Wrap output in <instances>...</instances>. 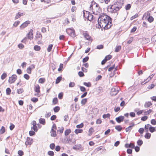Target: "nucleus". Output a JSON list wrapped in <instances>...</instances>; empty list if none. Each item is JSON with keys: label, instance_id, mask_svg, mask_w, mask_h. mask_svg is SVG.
I'll return each mask as SVG.
<instances>
[{"label": "nucleus", "instance_id": "nucleus-3", "mask_svg": "<svg viewBox=\"0 0 156 156\" xmlns=\"http://www.w3.org/2000/svg\"><path fill=\"white\" fill-rule=\"evenodd\" d=\"M119 3L118 2H117L113 5L108 6L107 8L108 11L111 13L116 12L121 8V7L118 5Z\"/></svg>", "mask_w": 156, "mask_h": 156}, {"label": "nucleus", "instance_id": "nucleus-46", "mask_svg": "<svg viewBox=\"0 0 156 156\" xmlns=\"http://www.w3.org/2000/svg\"><path fill=\"white\" fill-rule=\"evenodd\" d=\"M148 21L151 23L154 20V18L152 16H149L147 18Z\"/></svg>", "mask_w": 156, "mask_h": 156}, {"label": "nucleus", "instance_id": "nucleus-55", "mask_svg": "<svg viewBox=\"0 0 156 156\" xmlns=\"http://www.w3.org/2000/svg\"><path fill=\"white\" fill-rule=\"evenodd\" d=\"M31 100L34 102H36L38 101V99L35 98H33L31 99Z\"/></svg>", "mask_w": 156, "mask_h": 156}, {"label": "nucleus", "instance_id": "nucleus-40", "mask_svg": "<svg viewBox=\"0 0 156 156\" xmlns=\"http://www.w3.org/2000/svg\"><path fill=\"white\" fill-rule=\"evenodd\" d=\"M121 47L120 46H118L116 47L115 51L116 52H118L121 49Z\"/></svg>", "mask_w": 156, "mask_h": 156}, {"label": "nucleus", "instance_id": "nucleus-1", "mask_svg": "<svg viewBox=\"0 0 156 156\" xmlns=\"http://www.w3.org/2000/svg\"><path fill=\"white\" fill-rule=\"evenodd\" d=\"M112 25V20L110 17L105 14H102L100 16L98 20V24L96 27L98 28H104L105 29H108Z\"/></svg>", "mask_w": 156, "mask_h": 156}, {"label": "nucleus", "instance_id": "nucleus-15", "mask_svg": "<svg viewBox=\"0 0 156 156\" xmlns=\"http://www.w3.org/2000/svg\"><path fill=\"white\" fill-rule=\"evenodd\" d=\"M30 23L29 21H27L23 23L20 27L21 28H24L27 27L28 24Z\"/></svg>", "mask_w": 156, "mask_h": 156}, {"label": "nucleus", "instance_id": "nucleus-34", "mask_svg": "<svg viewBox=\"0 0 156 156\" xmlns=\"http://www.w3.org/2000/svg\"><path fill=\"white\" fill-rule=\"evenodd\" d=\"M5 128L2 126V127L0 129V134H2L5 133Z\"/></svg>", "mask_w": 156, "mask_h": 156}, {"label": "nucleus", "instance_id": "nucleus-59", "mask_svg": "<svg viewBox=\"0 0 156 156\" xmlns=\"http://www.w3.org/2000/svg\"><path fill=\"white\" fill-rule=\"evenodd\" d=\"M58 102V99L57 98H54L53 100V103L54 104H56Z\"/></svg>", "mask_w": 156, "mask_h": 156}, {"label": "nucleus", "instance_id": "nucleus-23", "mask_svg": "<svg viewBox=\"0 0 156 156\" xmlns=\"http://www.w3.org/2000/svg\"><path fill=\"white\" fill-rule=\"evenodd\" d=\"M39 121L40 123L41 124L43 125L45 124V121L44 119L41 118L39 119Z\"/></svg>", "mask_w": 156, "mask_h": 156}, {"label": "nucleus", "instance_id": "nucleus-63", "mask_svg": "<svg viewBox=\"0 0 156 156\" xmlns=\"http://www.w3.org/2000/svg\"><path fill=\"white\" fill-rule=\"evenodd\" d=\"M18 154L19 155L22 156L23 154V152L22 151L19 150L18 151Z\"/></svg>", "mask_w": 156, "mask_h": 156}, {"label": "nucleus", "instance_id": "nucleus-17", "mask_svg": "<svg viewBox=\"0 0 156 156\" xmlns=\"http://www.w3.org/2000/svg\"><path fill=\"white\" fill-rule=\"evenodd\" d=\"M34 91L36 92L40 93V87L39 85L36 84L34 87Z\"/></svg>", "mask_w": 156, "mask_h": 156}, {"label": "nucleus", "instance_id": "nucleus-62", "mask_svg": "<svg viewBox=\"0 0 156 156\" xmlns=\"http://www.w3.org/2000/svg\"><path fill=\"white\" fill-rule=\"evenodd\" d=\"M151 123L153 125H156V121L154 119H152L151 120Z\"/></svg>", "mask_w": 156, "mask_h": 156}, {"label": "nucleus", "instance_id": "nucleus-33", "mask_svg": "<svg viewBox=\"0 0 156 156\" xmlns=\"http://www.w3.org/2000/svg\"><path fill=\"white\" fill-rule=\"evenodd\" d=\"M62 79V77L61 76H59L57 78L56 80L55 83L56 84L60 82Z\"/></svg>", "mask_w": 156, "mask_h": 156}, {"label": "nucleus", "instance_id": "nucleus-4", "mask_svg": "<svg viewBox=\"0 0 156 156\" xmlns=\"http://www.w3.org/2000/svg\"><path fill=\"white\" fill-rule=\"evenodd\" d=\"M33 31L31 29L29 33L27 35V36L22 40V41L24 43L25 42L27 39L30 40H32L33 38Z\"/></svg>", "mask_w": 156, "mask_h": 156}, {"label": "nucleus", "instance_id": "nucleus-2", "mask_svg": "<svg viewBox=\"0 0 156 156\" xmlns=\"http://www.w3.org/2000/svg\"><path fill=\"white\" fill-rule=\"evenodd\" d=\"M90 9L92 10L93 14L96 15H99L101 12L98 5L94 1L91 2V4L90 5Z\"/></svg>", "mask_w": 156, "mask_h": 156}, {"label": "nucleus", "instance_id": "nucleus-11", "mask_svg": "<svg viewBox=\"0 0 156 156\" xmlns=\"http://www.w3.org/2000/svg\"><path fill=\"white\" fill-rule=\"evenodd\" d=\"M73 149L75 150H79L80 151H82L83 150V148L80 144L75 145L73 147Z\"/></svg>", "mask_w": 156, "mask_h": 156}, {"label": "nucleus", "instance_id": "nucleus-14", "mask_svg": "<svg viewBox=\"0 0 156 156\" xmlns=\"http://www.w3.org/2000/svg\"><path fill=\"white\" fill-rule=\"evenodd\" d=\"M124 117L122 116H120L116 118L115 120L118 123H120L121 122L123 121Z\"/></svg>", "mask_w": 156, "mask_h": 156}, {"label": "nucleus", "instance_id": "nucleus-16", "mask_svg": "<svg viewBox=\"0 0 156 156\" xmlns=\"http://www.w3.org/2000/svg\"><path fill=\"white\" fill-rule=\"evenodd\" d=\"M125 147L126 148H134L135 147L134 144L131 143H130L129 144H125Z\"/></svg>", "mask_w": 156, "mask_h": 156}, {"label": "nucleus", "instance_id": "nucleus-5", "mask_svg": "<svg viewBox=\"0 0 156 156\" xmlns=\"http://www.w3.org/2000/svg\"><path fill=\"white\" fill-rule=\"evenodd\" d=\"M66 32L71 37H74L75 36V32L73 28H67L66 29Z\"/></svg>", "mask_w": 156, "mask_h": 156}, {"label": "nucleus", "instance_id": "nucleus-64", "mask_svg": "<svg viewBox=\"0 0 156 156\" xmlns=\"http://www.w3.org/2000/svg\"><path fill=\"white\" fill-rule=\"evenodd\" d=\"M29 133L30 136H32L34 135L35 134V133L34 131L31 130L29 131Z\"/></svg>", "mask_w": 156, "mask_h": 156}, {"label": "nucleus", "instance_id": "nucleus-41", "mask_svg": "<svg viewBox=\"0 0 156 156\" xmlns=\"http://www.w3.org/2000/svg\"><path fill=\"white\" fill-rule=\"evenodd\" d=\"M93 111L94 113V114L96 115L97 114H98L99 111L98 109L97 108H95L93 109Z\"/></svg>", "mask_w": 156, "mask_h": 156}, {"label": "nucleus", "instance_id": "nucleus-48", "mask_svg": "<svg viewBox=\"0 0 156 156\" xmlns=\"http://www.w3.org/2000/svg\"><path fill=\"white\" fill-rule=\"evenodd\" d=\"M110 115L109 113H108L106 114H104V115H103V118L104 119H106L107 118L109 117H110Z\"/></svg>", "mask_w": 156, "mask_h": 156}, {"label": "nucleus", "instance_id": "nucleus-50", "mask_svg": "<svg viewBox=\"0 0 156 156\" xmlns=\"http://www.w3.org/2000/svg\"><path fill=\"white\" fill-rule=\"evenodd\" d=\"M20 21H16L13 24V26L15 27H16L20 23Z\"/></svg>", "mask_w": 156, "mask_h": 156}, {"label": "nucleus", "instance_id": "nucleus-52", "mask_svg": "<svg viewBox=\"0 0 156 156\" xmlns=\"http://www.w3.org/2000/svg\"><path fill=\"white\" fill-rule=\"evenodd\" d=\"M112 57V56L111 55H109L106 56L105 58V59L107 61V60H108L110 59Z\"/></svg>", "mask_w": 156, "mask_h": 156}, {"label": "nucleus", "instance_id": "nucleus-21", "mask_svg": "<svg viewBox=\"0 0 156 156\" xmlns=\"http://www.w3.org/2000/svg\"><path fill=\"white\" fill-rule=\"evenodd\" d=\"M23 13L21 12H18L17 13L15 17V19H17L20 17L21 16H23Z\"/></svg>", "mask_w": 156, "mask_h": 156}, {"label": "nucleus", "instance_id": "nucleus-29", "mask_svg": "<svg viewBox=\"0 0 156 156\" xmlns=\"http://www.w3.org/2000/svg\"><path fill=\"white\" fill-rule=\"evenodd\" d=\"M58 129L57 130L58 132H59L60 133H62L63 132L64 128L62 126L59 127H58Z\"/></svg>", "mask_w": 156, "mask_h": 156}, {"label": "nucleus", "instance_id": "nucleus-12", "mask_svg": "<svg viewBox=\"0 0 156 156\" xmlns=\"http://www.w3.org/2000/svg\"><path fill=\"white\" fill-rule=\"evenodd\" d=\"M33 142V140L32 139L29 137H27V140L25 142V144L26 145H30Z\"/></svg>", "mask_w": 156, "mask_h": 156}, {"label": "nucleus", "instance_id": "nucleus-24", "mask_svg": "<svg viewBox=\"0 0 156 156\" xmlns=\"http://www.w3.org/2000/svg\"><path fill=\"white\" fill-rule=\"evenodd\" d=\"M113 69H114V71H116L117 70L116 68H115L114 65L109 68L108 71L109 72L112 71Z\"/></svg>", "mask_w": 156, "mask_h": 156}, {"label": "nucleus", "instance_id": "nucleus-42", "mask_svg": "<svg viewBox=\"0 0 156 156\" xmlns=\"http://www.w3.org/2000/svg\"><path fill=\"white\" fill-rule=\"evenodd\" d=\"M115 128L116 130L120 131L122 130V127L120 126H115Z\"/></svg>", "mask_w": 156, "mask_h": 156}, {"label": "nucleus", "instance_id": "nucleus-22", "mask_svg": "<svg viewBox=\"0 0 156 156\" xmlns=\"http://www.w3.org/2000/svg\"><path fill=\"white\" fill-rule=\"evenodd\" d=\"M151 125L149 124L146 125H145L144 128L145 129L146 132H148V129H150V128L151 127Z\"/></svg>", "mask_w": 156, "mask_h": 156}, {"label": "nucleus", "instance_id": "nucleus-61", "mask_svg": "<svg viewBox=\"0 0 156 156\" xmlns=\"http://www.w3.org/2000/svg\"><path fill=\"white\" fill-rule=\"evenodd\" d=\"M80 90L81 91L84 92V91H86V89L84 87L80 86Z\"/></svg>", "mask_w": 156, "mask_h": 156}, {"label": "nucleus", "instance_id": "nucleus-36", "mask_svg": "<svg viewBox=\"0 0 156 156\" xmlns=\"http://www.w3.org/2000/svg\"><path fill=\"white\" fill-rule=\"evenodd\" d=\"M87 99L86 98H84L83 99L81 102V104H82L83 105H84L86 103L87 101Z\"/></svg>", "mask_w": 156, "mask_h": 156}, {"label": "nucleus", "instance_id": "nucleus-32", "mask_svg": "<svg viewBox=\"0 0 156 156\" xmlns=\"http://www.w3.org/2000/svg\"><path fill=\"white\" fill-rule=\"evenodd\" d=\"M51 136H52L53 137H55L56 135V131H55V130L52 131V130H51Z\"/></svg>", "mask_w": 156, "mask_h": 156}, {"label": "nucleus", "instance_id": "nucleus-20", "mask_svg": "<svg viewBox=\"0 0 156 156\" xmlns=\"http://www.w3.org/2000/svg\"><path fill=\"white\" fill-rule=\"evenodd\" d=\"M152 105V104L151 102L149 101L145 103L144 105V107L146 108H148L151 106Z\"/></svg>", "mask_w": 156, "mask_h": 156}, {"label": "nucleus", "instance_id": "nucleus-53", "mask_svg": "<svg viewBox=\"0 0 156 156\" xmlns=\"http://www.w3.org/2000/svg\"><path fill=\"white\" fill-rule=\"evenodd\" d=\"M6 74L5 73H4L1 75V78L2 80H3L6 77Z\"/></svg>", "mask_w": 156, "mask_h": 156}, {"label": "nucleus", "instance_id": "nucleus-54", "mask_svg": "<svg viewBox=\"0 0 156 156\" xmlns=\"http://www.w3.org/2000/svg\"><path fill=\"white\" fill-rule=\"evenodd\" d=\"M55 147V144L54 143H52L50 144V147L51 149H54Z\"/></svg>", "mask_w": 156, "mask_h": 156}, {"label": "nucleus", "instance_id": "nucleus-26", "mask_svg": "<svg viewBox=\"0 0 156 156\" xmlns=\"http://www.w3.org/2000/svg\"><path fill=\"white\" fill-rule=\"evenodd\" d=\"M83 84L84 86L88 87H90L91 86V83L89 82L87 83L84 82L83 83Z\"/></svg>", "mask_w": 156, "mask_h": 156}, {"label": "nucleus", "instance_id": "nucleus-56", "mask_svg": "<svg viewBox=\"0 0 156 156\" xmlns=\"http://www.w3.org/2000/svg\"><path fill=\"white\" fill-rule=\"evenodd\" d=\"M48 155L50 156H53L54 154L53 152L52 151H49L48 152Z\"/></svg>", "mask_w": 156, "mask_h": 156}, {"label": "nucleus", "instance_id": "nucleus-7", "mask_svg": "<svg viewBox=\"0 0 156 156\" xmlns=\"http://www.w3.org/2000/svg\"><path fill=\"white\" fill-rule=\"evenodd\" d=\"M17 76L16 75H12L11 76L9 77L8 80L9 83L10 84H12L14 83L16 80Z\"/></svg>", "mask_w": 156, "mask_h": 156}, {"label": "nucleus", "instance_id": "nucleus-8", "mask_svg": "<svg viewBox=\"0 0 156 156\" xmlns=\"http://www.w3.org/2000/svg\"><path fill=\"white\" fill-rule=\"evenodd\" d=\"M119 88L115 87L112 88L111 90V94L112 95H115L118 93Z\"/></svg>", "mask_w": 156, "mask_h": 156}, {"label": "nucleus", "instance_id": "nucleus-31", "mask_svg": "<svg viewBox=\"0 0 156 156\" xmlns=\"http://www.w3.org/2000/svg\"><path fill=\"white\" fill-rule=\"evenodd\" d=\"M52 47L53 45L52 44H50L48 45L47 48V51L48 52H50V51H51Z\"/></svg>", "mask_w": 156, "mask_h": 156}, {"label": "nucleus", "instance_id": "nucleus-6", "mask_svg": "<svg viewBox=\"0 0 156 156\" xmlns=\"http://www.w3.org/2000/svg\"><path fill=\"white\" fill-rule=\"evenodd\" d=\"M83 16L88 20L91 21L93 20V16L88 12L87 11L86 13L83 12Z\"/></svg>", "mask_w": 156, "mask_h": 156}, {"label": "nucleus", "instance_id": "nucleus-44", "mask_svg": "<svg viewBox=\"0 0 156 156\" xmlns=\"http://www.w3.org/2000/svg\"><path fill=\"white\" fill-rule=\"evenodd\" d=\"M6 93L7 95H9L11 93V90L9 88H8L6 89Z\"/></svg>", "mask_w": 156, "mask_h": 156}, {"label": "nucleus", "instance_id": "nucleus-9", "mask_svg": "<svg viewBox=\"0 0 156 156\" xmlns=\"http://www.w3.org/2000/svg\"><path fill=\"white\" fill-rule=\"evenodd\" d=\"M31 123L33 125V126H32L31 127V129H33L35 132L37 131L38 129L36 126L37 123L35 121H33Z\"/></svg>", "mask_w": 156, "mask_h": 156}, {"label": "nucleus", "instance_id": "nucleus-49", "mask_svg": "<svg viewBox=\"0 0 156 156\" xmlns=\"http://www.w3.org/2000/svg\"><path fill=\"white\" fill-rule=\"evenodd\" d=\"M149 130L151 133H153L155 131V128L151 126V127L150 128Z\"/></svg>", "mask_w": 156, "mask_h": 156}, {"label": "nucleus", "instance_id": "nucleus-10", "mask_svg": "<svg viewBox=\"0 0 156 156\" xmlns=\"http://www.w3.org/2000/svg\"><path fill=\"white\" fill-rule=\"evenodd\" d=\"M83 35L84 38L87 40L89 41H91V37L89 35L88 33L85 31L83 33Z\"/></svg>", "mask_w": 156, "mask_h": 156}, {"label": "nucleus", "instance_id": "nucleus-47", "mask_svg": "<svg viewBox=\"0 0 156 156\" xmlns=\"http://www.w3.org/2000/svg\"><path fill=\"white\" fill-rule=\"evenodd\" d=\"M137 143L139 146H140L142 144L143 142L142 140H139L137 141Z\"/></svg>", "mask_w": 156, "mask_h": 156}, {"label": "nucleus", "instance_id": "nucleus-25", "mask_svg": "<svg viewBox=\"0 0 156 156\" xmlns=\"http://www.w3.org/2000/svg\"><path fill=\"white\" fill-rule=\"evenodd\" d=\"M34 49L35 51H38L41 49V47L38 45H36L34 46Z\"/></svg>", "mask_w": 156, "mask_h": 156}, {"label": "nucleus", "instance_id": "nucleus-13", "mask_svg": "<svg viewBox=\"0 0 156 156\" xmlns=\"http://www.w3.org/2000/svg\"><path fill=\"white\" fill-rule=\"evenodd\" d=\"M35 65L34 64H32L27 69V72L29 74H31V70L34 68Z\"/></svg>", "mask_w": 156, "mask_h": 156}, {"label": "nucleus", "instance_id": "nucleus-51", "mask_svg": "<svg viewBox=\"0 0 156 156\" xmlns=\"http://www.w3.org/2000/svg\"><path fill=\"white\" fill-rule=\"evenodd\" d=\"M23 91V90L22 88H20L17 90V92L18 94H22Z\"/></svg>", "mask_w": 156, "mask_h": 156}, {"label": "nucleus", "instance_id": "nucleus-19", "mask_svg": "<svg viewBox=\"0 0 156 156\" xmlns=\"http://www.w3.org/2000/svg\"><path fill=\"white\" fill-rule=\"evenodd\" d=\"M42 37V36L41 33L39 32H37L36 36V38L38 40H40L41 38Z\"/></svg>", "mask_w": 156, "mask_h": 156}, {"label": "nucleus", "instance_id": "nucleus-37", "mask_svg": "<svg viewBox=\"0 0 156 156\" xmlns=\"http://www.w3.org/2000/svg\"><path fill=\"white\" fill-rule=\"evenodd\" d=\"M53 110L55 112H57L59 110L60 108L58 106H56L54 108Z\"/></svg>", "mask_w": 156, "mask_h": 156}, {"label": "nucleus", "instance_id": "nucleus-28", "mask_svg": "<svg viewBox=\"0 0 156 156\" xmlns=\"http://www.w3.org/2000/svg\"><path fill=\"white\" fill-rule=\"evenodd\" d=\"M151 136V133H148V132L144 135L145 137L147 139H149Z\"/></svg>", "mask_w": 156, "mask_h": 156}, {"label": "nucleus", "instance_id": "nucleus-43", "mask_svg": "<svg viewBox=\"0 0 156 156\" xmlns=\"http://www.w3.org/2000/svg\"><path fill=\"white\" fill-rule=\"evenodd\" d=\"M75 83L73 82H70L69 84V87H73L75 86Z\"/></svg>", "mask_w": 156, "mask_h": 156}, {"label": "nucleus", "instance_id": "nucleus-30", "mask_svg": "<svg viewBox=\"0 0 156 156\" xmlns=\"http://www.w3.org/2000/svg\"><path fill=\"white\" fill-rule=\"evenodd\" d=\"M45 79L44 78H40L38 80V82L39 83H43L45 81Z\"/></svg>", "mask_w": 156, "mask_h": 156}, {"label": "nucleus", "instance_id": "nucleus-38", "mask_svg": "<svg viewBox=\"0 0 156 156\" xmlns=\"http://www.w3.org/2000/svg\"><path fill=\"white\" fill-rule=\"evenodd\" d=\"M94 130L93 128L92 127L90 128L89 130V136H90L92 134V133L94 132Z\"/></svg>", "mask_w": 156, "mask_h": 156}, {"label": "nucleus", "instance_id": "nucleus-58", "mask_svg": "<svg viewBox=\"0 0 156 156\" xmlns=\"http://www.w3.org/2000/svg\"><path fill=\"white\" fill-rule=\"evenodd\" d=\"M23 77L26 80H28L30 78L29 76L27 74H25L24 75Z\"/></svg>", "mask_w": 156, "mask_h": 156}, {"label": "nucleus", "instance_id": "nucleus-57", "mask_svg": "<svg viewBox=\"0 0 156 156\" xmlns=\"http://www.w3.org/2000/svg\"><path fill=\"white\" fill-rule=\"evenodd\" d=\"M63 94L62 92H61L59 93L58 94V98L60 99H62L63 96Z\"/></svg>", "mask_w": 156, "mask_h": 156}, {"label": "nucleus", "instance_id": "nucleus-45", "mask_svg": "<svg viewBox=\"0 0 156 156\" xmlns=\"http://www.w3.org/2000/svg\"><path fill=\"white\" fill-rule=\"evenodd\" d=\"M152 110L151 109H149L147 111H145L144 112V115H149L150 113L151 112Z\"/></svg>", "mask_w": 156, "mask_h": 156}, {"label": "nucleus", "instance_id": "nucleus-27", "mask_svg": "<svg viewBox=\"0 0 156 156\" xmlns=\"http://www.w3.org/2000/svg\"><path fill=\"white\" fill-rule=\"evenodd\" d=\"M83 130L82 129H76L75 130V133L77 134L78 133H81L83 132Z\"/></svg>", "mask_w": 156, "mask_h": 156}, {"label": "nucleus", "instance_id": "nucleus-18", "mask_svg": "<svg viewBox=\"0 0 156 156\" xmlns=\"http://www.w3.org/2000/svg\"><path fill=\"white\" fill-rule=\"evenodd\" d=\"M150 15V12L148 11L145 12L143 15V18H144L145 19L147 18Z\"/></svg>", "mask_w": 156, "mask_h": 156}, {"label": "nucleus", "instance_id": "nucleus-39", "mask_svg": "<svg viewBox=\"0 0 156 156\" xmlns=\"http://www.w3.org/2000/svg\"><path fill=\"white\" fill-rule=\"evenodd\" d=\"M131 5L130 4H128L125 6V9L126 10H129L131 7Z\"/></svg>", "mask_w": 156, "mask_h": 156}, {"label": "nucleus", "instance_id": "nucleus-60", "mask_svg": "<svg viewBox=\"0 0 156 156\" xmlns=\"http://www.w3.org/2000/svg\"><path fill=\"white\" fill-rule=\"evenodd\" d=\"M89 59V57L88 56H86L84 58H83V62H87Z\"/></svg>", "mask_w": 156, "mask_h": 156}, {"label": "nucleus", "instance_id": "nucleus-35", "mask_svg": "<svg viewBox=\"0 0 156 156\" xmlns=\"http://www.w3.org/2000/svg\"><path fill=\"white\" fill-rule=\"evenodd\" d=\"M71 130L70 129H66L65 131V136H66L68 135L70 133H71Z\"/></svg>", "mask_w": 156, "mask_h": 156}]
</instances>
